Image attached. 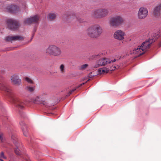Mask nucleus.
<instances>
[{"instance_id":"obj_11","label":"nucleus","mask_w":161,"mask_h":161,"mask_svg":"<svg viewBox=\"0 0 161 161\" xmlns=\"http://www.w3.org/2000/svg\"><path fill=\"white\" fill-rule=\"evenodd\" d=\"M94 38H97L99 36L102 32V29L99 25H94Z\"/></svg>"},{"instance_id":"obj_15","label":"nucleus","mask_w":161,"mask_h":161,"mask_svg":"<svg viewBox=\"0 0 161 161\" xmlns=\"http://www.w3.org/2000/svg\"><path fill=\"white\" fill-rule=\"evenodd\" d=\"M94 25L91 26L87 29L86 33L90 37L94 38Z\"/></svg>"},{"instance_id":"obj_21","label":"nucleus","mask_w":161,"mask_h":161,"mask_svg":"<svg viewBox=\"0 0 161 161\" xmlns=\"http://www.w3.org/2000/svg\"><path fill=\"white\" fill-rule=\"evenodd\" d=\"M31 101L34 103H38L41 102V99L40 96H36L32 99Z\"/></svg>"},{"instance_id":"obj_10","label":"nucleus","mask_w":161,"mask_h":161,"mask_svg":"<svg viewBox=\"0 0 161 161\" xmlns=\"http://www.w3.org/2000/svg\"><path fill=\"white\" fill-rule=\"evenodd\" d=\"M148 11L147 9L143 7H141L139 9L138 13V17L139 19L145 18L147 15Z\"/></svg>"},{"instance_id":"obj_23","label":"nucleus","mask_w":161,"mask_h":161,"mask_svg":"<svg viewBox=\"0 0 161 161\" xmlns=\"http://www.w3.org/2000/svg\"><path fill=\"white\" fill-rule=\"evenodd\" d=\"M25 79L26 81L29 83L31 84H33L34 83V82L33 81V80L31 79L28 77H25Z\"/></svg>"},{"instance_id":"obj_24","label":"nucleus","mask_w":161,"mask_h":161,"mask_svg":"<svg viewBox=\"0 0 161 161\" xmlns=\"http://www.w3.org/2000/svg\"><path fill=\"white\" fill-rule=\"evenodd\" d=\"M27 90L30 92H33L35 88V86H28L27 87Z\"/></svg>"},{"instance_id":"obj_30","label":"nucleus","mask_w":161,"mask_h":161,"mask_svg":"<svg viewBox=\"0 0 161 161\" xmlns=\"http://www.w3.org/2000/svg\"><path fill=\"white\" fill-rule=\"evenodd\" d=\"M24 159L26 161H31L29 159V157L28 156H27V158H26Z\"/></svg>"},{"instance_id":"obj_19","label":"nucleus","mask_w":161,"mask_h":161,"mask_svg":"<svg viewBox=\"0 0 161 161\" xmlns=\"http://www.w3.org/2000/svg\"><path fill=\"white\" fill-rule=\"evenodd\" d=\"M70 13L69 12H66L63 16V19L64 21L67 22L70 18Z\"/></svg>"},{"instance_id":"obj_3","label":"nucleus","mask_w":161,"mask_h":161,"mask_svg":"<svg viewBox=\"0 0 161 161\" xmlns=\"http://www.w3.org/2000/svg\"><path fill=\"white\" fill-rule=\"evenodd\" d=\"M46 53L50 56H58L61 55L62 51L58 47L55 45H51L46 49Z\"/></svg>"},{"instance_id":"obj_6","label":"nucleus","mask_w":161,"mask_h":161,"mask_svg":"<svg viewBox=\"0 0 161 161\" xmlns=\"http://www.w3.org/2000/svg\"><path fill=\"white\" fill-rule=\"evenodd\" d=\"M108 14V10L105 8L96 10L93 12V15L97 18H102L106 17Z\"/></svg>"},{"instance_id":"obj_28","label":"nucleus","mask_w":161,"mask_h":161,"mask_svg":"<svg viewBox=\"0 0 161 161\" xmlns=\"http://www.w3.org/2000/svg\"><path fill=\"white\" fill-rule=\"evenodd\" d=\"M84 84V83H83L82 84H81L80 85V86H77L75 87V88H73V89H72V90H71V93L72 92H74L77 88H78L80 86H81L83 84Z\"/></svg>"},{"instance_id":"obj_16","label":"nucleus","mask_w":161,"mask_h":161,"mask_svg":"<svg viewBox=\"0 0 161 161\" xmlns=\"http://www.w3.org/2000/svg\"><path fill=\"white\" fill-rule=\"evenodd\" d=\"M161 13V3L158 4L154 8L153 14L155 17L159 16Z\"/></svg>"},{"instance_id":"obj_12","label":"nucleus","mask_w":161,"mask_h":161,"mask_svg":"<svg viewBox=\"0 0 161 161\" xmlns=\"http://www.w3.org/2000/svg\"><path fill=\"white\" fill-rule=\"evenodd\" d=\"M11 82L14 84L19 86L21 84V80L19 77L16 75H14L11 76Z\"/></svg>"},{"instance_id":"obj_35","label":"nucleus","mask_w":161,"mask_h":161,"mask_svg":"<svg viewBox=\"0 0 161 161\" xmlns=\"http://www.w3.org/2000/svg\"><path fill=\"white\" fill-rule=\"evenodd\" d=\"M70 91H69V95H70L69 94H70Z\"/></svg>"},{"instance_id":"obj_4","label":"nucleus","mask_w":161,"mask_h":161,"mask_svg":"<svg viewBox=\"0 0 161 161\" xmlns=\"http://www.w3.org/2000/svg\"><path fill=\"white\" fill-rule=\"evenodd\" d=\"M123 21L124 20L120 16L115 15L110 18L109 24L111 26H115L121 24Z\"/></svg>"},{"instance_id":"obj_38","label":"nucleus","mask_w":161,"mask_h":161,"mask_svg":"<svg viewBox=\"0 0 161 161\" xmlns=\"http://www.w3.org/2000/svg\"><path fill=\"white\" fill-rule=\"evenodd\" d=\"M16 144V143L15 144H16V145H17V144Z\"/></svg>"},{"instance_id":"obj_29","label":"nucleus","mask_w":161,"mask_h":161,"mask_svg":"<svg viewBox=\"0 0 161 161\" xmlns=\"http://www.w3.org/2000/svg\"><path fill=\"white\" fill-rule=\"evenodd\" d=\"M0 158H5V159L6 158V157L4 155V153L3 152H1V153H0Z\"/></svg>"},{"instance_id":"obj_1","label":"nucleus","mask_w":161,"mask_h":161,"mask_svg":"<svg viewBox=\"0 0 161 161\" xmlns=\"http://www.w3.org/2000/svg\"><path fill=\"white\" fill-rule=\"evenodd\" d=\"M161 36L160 32L155 33L153 35L154 38L149 39L145 41L141 46L135 48L131 52V53L136 55V57L143 54L149 48L151 45Z\"/></svg>"},{"instance_id":"obj_34","label":"nucleus","mask_w":161,"mask_h":161,"mask_svg":"<svg viewBox=\"0 0 161 161\" xmlns=\"http://www.w3.org/2000/svg\"><path fill=\"white\" fill-rule=\"evenodd\" d=\"M35 154L36 155L38 154V155L39 154L37 152H35Z\"/></svg>"},{"instance_id":"obj_25","label":"nucleus","mask_w":161,"mask_h":161,"mask_svg":"<svg viewBox=\"0 0 161 161\" xmlns=\"http://www.w3.org/2000/svg\"><path fill=\"white\" fill-rule=\"evenodd\" d=\"M11 139L13 140L14 143L15 144L16 142L17 141V139L16 137V136L15 135H13L11 136Z\"/></svg>"},{"instance_id":"obj_7","label":"nucleus","mask_w":161,"mask_h":161,"mask_svg":"<svg viewBox=\"0 0 161 161\" xmlns=\"http://www.w3.org/2000/svg\"><path fill=\"white\" fill-rule=\"evenodd\" d=\"M7 23L8 29L12 30L18 29L20 25L18 21L13 19H8L7 21Z\"/></svg>"},{"instance_id":"obj_26","label":"nucleus","mask_w":161,"mask_h":161,"mask_svg":"<svg viewBox=\"0 0 161 161\" xmlns=\"http://www.w3.org/2000/svg\"><path fill=\"white\" fill-rule=\"evenodd\" d=\"M15 153L17 155H20L21 154V151L17 147L14 150Z\"/></svg>"},{"instance_id":"obj_13","label":"nucleus","mask_w":161,"mask_h":161,"mask_svg":"<svg viewBox=\"0 0 161 161\" xmlns=\"http://www.w3.org/2000/svg\"><path fill=\"white\" fill-rule=\"evenodd\" d=\"M6 9L9 12L15 13L19 11V8L16 5H11L7 6Z\"/></svg>"},{"instance_id":"obj_9","label":"nucleus","mask_w":161,"mask_h":161,"mask_svg":"<svg viewBox=\"0 0 161 161\" xmlns=\"http://www.w3.org/2000/svg\"><path fill=\"white\" fill-rule=\"evenodd\" d=\"M39 20V17L35 15L30 18L25 19L24 23L25 24H30L31 23L38 24Z\"/></svg>"},{"instance_id":"obj_31","label":"nucleus","mask_w":161,"mask_h":161,"mask_svg":"<svg viewBox=\"0 0 161 161\" xmlns=\"http://www.w3.org/2000/svg\"><path fill=\"white\" fill-rule=\"evenodd\" d=\"M36 29L35 28L33 31V34L32 35V36H34V33L36 32Z\"/></svg>"},{"instance_id":"obj_2","label":"nucleus","mask_w":161,"mask_h":161,"mask_svg":"<svg viewBox=\"0 0 161 161\" xmlns=\"http://www.w3.org/2000/svg\"><path fill=\"white\" fill-rule=\"evenodd\" d=\"M0 89L5 91L8 95H11V101L15 106L20 109H23L24 108L25 104L24 102L19 98L13 96L11 94V90L9 88L0 83Z\"/></svg>"},{"instance_id":"obj_32","label":"nucleus","mask_w":161,"mask_h":161,"mask_svg":"<svg viewBox=\"0 0 161 161\" xmlns=\"http://www.w3.org/2000/svg\"><path fill=\"white\" fill-rule=\"evenodd\" d=\"M0 138L1 139V141L2 142H3V136H2V135H0Z\"/></svg>"},{"instance_id":"obj_20","label":"nucleus","mask_w":161,"mask_h":161,"mask_svg":"<svg viewBox=\"0 0 161 161\" xmlns=\"http://www.w3.org/2000/svg\"><path fill=\"white\" fill-rule=\"evenodd\" d=\"M56 14L53 13H50L47 16L48 19L50 20H53L56 17Z\"/></svg>"},{"instance_id":"obj_5","label":"nucleus","mask_w":161,"mask_h":161,"mask_svg":"<svg viewBox=\"0 0 161 161\" xmlns=\"http://www.w3.org/2000/svg\"><path fill=\"white\" fill-rule=\"evenodd\" d=\"M115 59H112L110 58H104L99 59L93 66V67L97 68L101 66H104L108 64H110L115 61Z\"/></svg>"},{"instance_id":"obj_37","label":"nucleus","mask_w":161,"mask_h":161,"mask_svg":"<svg viewBox=\"0 0 161 161\" xmlns=\"http://www.w3.org/2000/svg\"><path fill=\"white\" fill-rule=\"evenodd\" d=\"M159 46H161V44H160V43L159 44Z\"/></svg>"},{"instance_id":"obj_18","label":"nucleus","mask_w":161,"mask_h":161,"mask_svg":"<svg viewBox=\"0 0 161 161\" xmlns=\"http://www.w3.org/2000/svg\"><path fill=\"white\" fill-rule=\"evenodd\" d=\"M109 70L108 68L104 67L99 69L98 72L100 74H104L108 72Z\"/></svg>"},{"instance_id":"obj_8","label":"nucleus","mask_w":161,"mask_h":161,"mask_svg":"<svg viewBox=\"0 0 161 161\" xmlns=\"http://www.w3.org/2000/svg\"><path fill=\"white\" fill-rule=\"evenodd\" d=\"M125 35L126 34L125 31L121 30H118L114 32L113 36L115 39L122 41L125 39Z\"/></svg>"},{"instance_id":"obj_14","label":"nucleus","mask_w":161,"mask_h":161,"mask_svg":"<svg viewBox=\"0 0 161 161\" xmlns=\"http://www.w3.org/2000/svg\"><path fill=\"white\" fill-rule=\"evenodd\" d=\"M24 37L20 36H8L6 38V41L9 42L15 41H22L24 40Z\"/></svg>"},{"instance_id":"obj_36","label":"nucleus","mask_w":161,"mask_h":161,"mask_svg":"<svg viewBox=\"0 0 161 161\" xmlns=\"http://www.w3.org/2000/svg\"><path fill=\"white\" fill-rule=\"evenodd\" d=\"M0 161H3V160L2 159H0Z\"/></svg>"},{"instance_id":"obj_33","label":"nucleus","mask_w":161,"mask_h":161,"mask_svg":"<svg viewBox=\"0 0 161 161\" xmlns=\"http://www.w3.org/2000/svg\"><path fill=\"white\" fill-rule=\"evenodd\" d=\"M114 69H112L111 70H113L114 69H117V68H118V66H117V67H116V66H114Z\"/></svg>"},{"instance_id":"obj_27","label":"nucleus","mask_w":161,"mask_h":161,"mask_svg":"<svg viewBox=\"0 0 161 161\" xmlns=\"http://www.w3.org/2000/svg\"><path fill=\"white\" fill-rule=\"evenodd\" d=\"M88 64H85L82 65L80 67V69H85L88 67Z\"/></svg>"},{"instance_id":"obj_17","label":"nucleus","mask_w":161,"mask_h":161,"mask_svg":"<svg viewBox=\"0 0 161 161\" xmlns=\"http://www.w3.org/2000/svg\"><path fill=\"white\" fill-rule=\"evenodd\" d=\"M19 124L21 126L24 135L25 136H27L28 135V130L27 129V126L24 122L23 121H21L19 123Z\"/></svg>"},{"instance_id":"obj_22","label":"nucleus","mask_w":161,"mask_h":161,"mask_svg":"<svg viewBox=\"0 0 161 161\" xmlns=\"http://www.w3.org/2000/svg\"><path fill=\"white\" fill-rule=\"evenodd\" d=\"M60 72L62 74H64L65 73V66L64 64H61L60 65L59 68Z\"/></svg>"}]
</instances>
